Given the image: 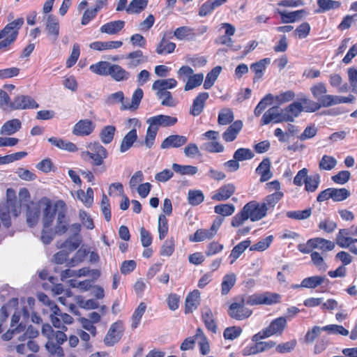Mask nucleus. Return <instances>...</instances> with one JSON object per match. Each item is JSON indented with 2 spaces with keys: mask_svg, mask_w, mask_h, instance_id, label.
Here are the masks:
<instances>
[{
  "mask_svg": "<svg viewBox=\"0 0 357 357\" xmlns=\"http://www.w3.org/2000/svg\"><path fill=\"white\" fill-rule=\"evenodd\" d=\"M204 199L203 192L199 190H190L188 193V203L192 206H197Z\"/></svg>",
  "mask_w": 357,
  "mask_h": 357,
  "instance_id": "55",
  "label": "nucleus"
},
{
  "mask_svg": "<svg viewBox=\"0 0 357 357\" xmlns=\"http://www.w3.org/2000/svg\"><path fill=\"white\" fill-rule=\"evenodd\" d=\"M177 122L176 117L160 114L149 118L146 123L149 125L147 128L146 137L142 145H145L146 148L151 149L155 142L158 127H169L174 126Z\"/></svg>",
  "mask_w": 357,
  "mask_h": 357,
  "instance_id": "1",
  "label": "nucleus"
},
{
  "mask_svg": "<svg viewBox=\"0 0 357 357\" xmlns=\"http://www.w3.org/2000/svg\"><path fill=\"white\" fill-rule=\"evenodd\" d=\"M112 63L108 61H99L90 66L89 69L93 73L107 76L109 74V69Z\"/></svg>",
  "mask_w": 357,
  "mask_h": 357,
  "instance_id": "40",
  "label": "nucleus"
},
{
  "mask_svg": "<svg viewBox=\"0 0 357 357\" xmlns=\"http://www.w3.org/2000/svg\"><path fill=\"white\" fill-rule=\"evenodd\" d=\"M236 281V276L234 273L227 274L224 276L221 284V293L227 295L230 289L234 286Z\"/></svg>",
  "mask_w": 357,
  "mask_h": 357,
  "instance_id": "41",
  "label": "nucleus"
},
{
  "mask_svg": "<svg viewBox=\"0 0 357 357\" xmlns=\"http://www.w3.org/2000/svg\"><path fill=\"white\" fill-rule=\"evenodd\" d=\"M123 331L121 322H115L112 324L104 339L105 344L107 346H113L121 339Z\"/></svg>",
  "mask_w": 357,
  "mask_h": 357,
  "instance_id": "9",
  "label": "nucleus"
},
{
  "mask_svg": "<svg viewBox=\"0 0 357 357\" xmlns=\"http://www.w3.org/2000/svg\"><path fill=\"white\" fill-rule=\"evenodd\" d=\"M44 202L40 203L31 202L27 206L26 222L29 227H33L38 221L41 206H43Z\"/></svg>",
  "mask_w": 357,
  "mask_h": 357,
  "instance_id": "12",
  "label": "nucleus"
},
{
  "mask_svg": "<svg viewBox=\"0 0 357 357\" xmlns=\"http://www.w3.org/2000/svg\"><path fill=\"white\" fill-rule=\"evenodd\" d=\"M202 318L207 329L213 333H216L217 326L213 318V312L209 307H205L203 309Z\"/></svg>",
  "mask_w": 357,
  "mask_h": 357,
  "instance_id": "33",
  "label": "nucleus"
},
{
  "mask_svg": "<svg viewBox=\"0 0 357 357\" xmlns=\"http://www.w3.org/2000/svg\"><path fill=\"white\" fill-rule=\"evenodd\" d=\"M310 91L315 99L321 102L324 107H328L329 105H324L325 98L332 95H326L327 89L325 84L322 82L317 83L310 88Z\"/></svg>",
  "mask_w": 357,
  "mask_h": 357,
  "instance_id": "25",
  "label": "nucleus"
},
{
  "mask_svg": "<svg viewBox=\"0 0 357 357\" xmlns=\"http://www.w3.org/2000/svg\"><path fill=\"white\" fill-rule=\"evenodd\" d=\"M108 75L116 82L126 81L130 77L129 72L126 71L121 66L113 63L111 65Z\"/></svg>",
  "mask_w": 357,
  "mask_h": 357,
  "instance_id": "24",
  "label": "nucleus"
},
{
  "mask_svg": "<svg viewBox=\"0 0 357 357\" xmlns=\"http://www.w3.org/2000/svg\"><path fill=\"white\" fill-rule=\"evenodd\" d=\"M354 100L355 97L354 96H349V97L332 96L325 98L324 105H329L330 107L340 103L350 102Z\"/></svg>",
  "mask_w": 357,
  "mask_h": 357,
  "instance_id": "53",
  "label": "nucleus"
},
{
  "mask_svg": "<svg viewBox=\"0 0 357 357\" xmlns=\"http://www.w3.org/2000/svg\"><path fill=\"white\" fill-rule=\"evenodd\" d=\"M50 319L53 326L61 330H67V327L61 323V319L63 312H62L58 305L55 304L50 309Z\"/></svg>",
  "mask_w": 357,
  "mask_h": 357,
  "instance_id": "29",
  "label": "nucleus"
},
{
  "mask_svg": "<svg viewBox=\"0 0 357 357\" xmlns=\"http://www.w3.org/2000/svg\"><path fill=\"white\" fill-rule=\"evenodd\" d=\"M324 331H327L329 334L341 335L347 336L349 334L348 330L344 328L342 326L337 324L327 325L323 327Z\"/></svg>",
  "mask_w": 357,
  "mask_h": 357,
  "instance_id": "63",
  "label": "nucleus"
},
{
  "mask_svg": "<svg viewBox=\"0 0 357 357\" xmlns=\"http://www.w3.org/2000/svg\"><path fill=\"white\" fill-rule=\"evenodd\" d=\"M312 213L310 208H306L303 211H290L287 212V216L289 218L295 220H305L308 218Z\"/></svg>",
  "mask_w": 357,
  "mask_h": 357,
  "instance_id": "62",
  "label": "nucleus"
},
{
  "mask_svg": "<svg viewBox=\"0 0 357 357\" xmlns=\"http://www.w3.org/2000/svg\"><path fill=\"white\" fill-rule=\"evenodd\" d=\"M277 13L281 16L282 22L286 24L293 23L301 19L303 16V14L306 13V12L304 10H299L287 13L286 11H282L279 9L277 10Z\"/></svg>",
  "mask_w": 357,
  "mask_h": 357,
  "instance_id": "31",
  "label": "nucleus"
},
{
  "mask_svg": "<svg viewBox=\"0 0 357 357\" xmlns=\"http://www.w3.org/2000/svg\"><path fill=\"white\" fill-rule=\"evenodd\" d=\"M148 0H132L126 8L128 13H139L143 11L148 5Z\"/></svg>",
  "mask_w": 357,
  "mask_h": 357,
  "instance_id": "44",
  "label": "nucleus"
},
{
  "mask_svg": "<svg viewBox=\"0 0 357 357\" xmlns=\"http://www.w3.org/2000/svg\"><path fill=\"white\" fill-rule=\"evenodd\" d=\"M48 142L57 148L69 152H75L78 149L74 143L61 138L52 137L48 139Z\"/></svg>",
  "mask_w": 357,
  "mask_h": 357,
  "instance_id": "32",
  "label": "nucleus"
},
{
  "mask_svg": "<svg viewBox=\"0 0 357 357\" xmlns=\"http://www.w3.org/2000/svg\"><path fill=\"white\" fill-rule=\"evenodd\" d=\"M271 63L269 58L261 59L258 62L253 63L250 66V69L255 73L254 82L260 79L263 75V72L265 70L266 66Z\"/></svg>",
  "mask_w": 357,
  "mask_h": 357,
  "instance_id": "38",
  "label": "nucleus"
},
{
  "mask_svg": "<svg viewBox=\"0 0 357 357\" xmlns=\"http://www.w3.org/2000/svg\"><path fill=\"white\" fill-rule=\"evenodd\" d=\"M243 208L248 214V219L252 222L258 221L264 218L268 211V207L265 204H259L256 201L247 203Z\"/></svg>",
  "mask_w": 357,
  "mask_h": 357,
  "instance_id": "6",
  "label": "nucleus"
},
{
  "mask_svg": "<svg viewBox=\"0 0 357 357\" xmlns=\"http://www.w3.org/2000/svg\"><path fill=\"white\" fill-rule=\"evenodd\" d=\"M116 132V128L114 126H105L100 132V138L102 143L107 144L112 142Z\"/></svg>",
  "mask_w": 357,
  "mask_h": 357,
  "instance_id": "47",
  "label": "nucleus"
},
{
  "mask_svg": "<svg viewBox=\"0 0 357 357\" xmlns=\"http://www.w3.org/2000/svg\"><path fill=\"white\" fill-rule=\"evenodd\" d=\"M23 24L24 19L20 17L8 23L0 31V40H1L0 42L5 48L8 47L15 41L18 36L19 29Z\"/></svg>",
  "mask_w": 357,
  "mask_h": 357,
  "instance_id": "2",
  "label": "nucleus"
},
{
  "mask_svg": "<svg viewBox=\"0 0 357 357\" xmlns=\"http://www.w3.org/2000/svg\"><path fill=\"white\" fill-rule=\"evenodd\" d=\"M273 240V236L270 235L265 238L261 239L257 243L252 245L250 247V250L251 251H259L262 252L266 250L271 244Z\"/></svg>",
  "mask_w": 357,
  "mask_h": 357,
  "instance_id": "58",
  "label": "nucleus"
},
{
  "mask_svg": "<svg viewBox=\"0 0 357 357\" xmlns=\"http://www.w3.org/2000/svg\"><path fill=\"white\" fill-rule=\"evenodd\" d=\"M235 211V206L232 204H224L217 205L214 208V211L217 214H220L222 216H229L234 213Z\"/></svg>",
  "mask_w": 357,
  "mask_h": 357,
  "instance_id": "64",
  "label": "nucleus"
},
{
  "mask_svg": "<svg viewBox=\"0 0 357 357\" xmlns=\"http://www.w3.org/2000/svg\"><path fill=\"white\" fill-rule=\"evenodd\" d=\"M172 169L181 175H190L192 176L197 173L198 169L195 166L192 165H181L176 163H173Z\"/></svg>",
  "mask_w": 357,
  "mask_h": 357,
  "instance_id": "45",
  "label": "nucleus"
},
{
  "mask_svg": "<svg viewBox=\"0 0 357 357\" xmlns=\"http://www.w3.org/2000/svg\"><path fill=\"white\" fill-rule=\"evenodd\" d=\"M87 148L90 151H83L82 157L84 160H86L87 156L89 157L92 160L91 164L93 166L102 165L104 160L108 156L107 149L98 142L90 143Z\"/></svg>",
  "mask_w": 357,
  "mask_h": 357,
  "instance_id": "3",
  "label": "nucleus"
},
{
  "mask_svg": "<svg viewBox=\"0 0 357 357\" xmlns=\"http://www.w3.org/2000/svg\"><path fill=\"white\" fill-rule=\"evenodd\" d=\"M325 280L324 277L321 276H311L303 279L301 283V287L314 289L321 284Z\"/></svg>",
  "mask_w": 357,
  "mask_h": 357,
  "instance_id": "50",
  "label": "nucleus"
},
{
  "mask_svg": "<svg viewBox=\"0 0 357 357\" xmlns=\"http://www.w3.org/2000/svg\"><path fill=\"white\" fill-rule=\"evenodd\" d=\"M38 104L31 96L27 95H17L9 105L10 110H20L36 109Z\"/></svg>",
  "mask_w": 357,
  "mask_h": 357,
  "instance_id": "7",
  "label": "nucleus"
},
{
  "mask_svg": "<svg viewBox=\"0 0 357 357\" xmlns=\"http://www.w3.org/2000/svg\"><path fill=\"white\" fill-rule=\"evenodd\" d=\"M177 82L174 78L158 79L153 82L152 89L155 91H156V89H164L167 91V89L174 88Z\"/></svg>",
  "mask_w": 357,
  "mask_h": 357,
  "instance_id": "46",
  "label": "nucleus"
},
{
  "mask_svg": "<svg viewBox=\"0 0 357 357\" xmlns=\"http://www.w3.org/2000/svg\"><path fill=\"white\" fill-rule=\"evenodd\" d=\"M188 142V137L179 135H171L166 137L162 142L160 148L167 149L170 148H179L185 145Z\"/></svg>",
  "mask_w": 357,
  "mask_h": 357,
  "instance_id": "15",
  "label": "nucleus"
},
{
  "mask_svg": "<svg viewBox=\"0 0 357 357\" xmlns=\"http://www.w3.org/2000/svg\"><path fill=\"white\" fill-rule=\"evenodd\" d=\"M200 301V293L198 290H194L188 294L185 298V313L192 312L197 308Z\"/></svg>",
  "mask_w": 357,
  "mask_h": 357,
  "instance_id": "30",
  "label": "nucleus"
},
{
  "mask_svg": "<svg viewBox=\"0 0 357 357\" xmlns=\"http://www.w3.org/2000/svg\"><path fill=\"white\" fill-rule=\"evenodd\" d=\"M43 208V227L49 228L51 227L52 223L55 218V215H57L58 210H56V207L53 208L52 204L49 200L44 201Z\"/></svg>",
  "mask_w": 357,
  "mask_h": 357,
  "instance_id": "17",
  "label": "nucleus"
},
{
  "mask_svg": "<svg viewBox=\"0 0 357 357\" xmlns=\"http://www.w3.org/2000/svg\"><path fill=\"white\" fill-rule=\"evenodd\" d=\"M208 97L209 94L207 92L199 93L193 100L189 114L193 116H199L204 111Z\"/></svg>",
  "mask_w": 357,
  "mask_h": 357,
  "instance_id": "13",
  "label": "nucleus"
},
{
  "mask_svg": "<svg viewBox=\"0 0 357 357\" xmlns=\"http://www.w3.org/2000/svg\"><path fill=\"white\" fill-rule=\"evenodd\" d=\"M308 245L314 249H319L323 252L331 251L335 248V243L323 238H313L308 240Z\"/></svg>",
  "mask_w": 357,
  "mask_h": 357,
  "instance_id": "22",
  "label": "nucleus"
},
{
  "mask_svg": "<svg viewBox=\"0 0 357 357\" xmlns=\"http://www.w3.org/2000/svg\"><path fill=\"white\" fill-rule=\"evenodd\" d=\"M204 79V75L203 73H197V74H193L189 79H188L184 90L185 91L192 90L197 86H199L202 84Z\"/></svg>",
  "mask_w": 357,
  "mask_h": 357,
  "instance_id": "54",
  "label": "nucleus"
},
{
  "mask_svg": "<svg viewBox=\"0 0 357 357\" xmlns=\"http://www.w3.org/2000/svg\"><path fill=\"white\" fill-rule=\"evenodd\" d=\"M146 309V305L144 303H140L135 309L131 318V328L135 329L139 326L141 319Z\"/></svg>",
  "mask_w": 357,
  "mask_h": 357,
  "instance_id": "42",
  "label": "nucleus"
},
{
  "mask_svg": "<svg viewBox=\"0 0 357 357\" xmlns=\"http://www.w3.org/2000/svg\"><path fill=\"white\" fill-rule=\"evenodd\" d=\"M96 128L95 123L89 119H82L76 123L72 132L75 136H88Z\"/></svg>",
  "mask_w": 357,
  "mask_h": 357,
  "instance_id": "10",
  "label": "nucleus"
},
{
  "mask_svg": "<svg viewBox=\"0 0 357 357\" xmlns=\"http://www.w3.org/2000/svg\"><path fill=\"white\" fill-rule=\"evenodd\" d=\"M175 48L176 44L168 40L166 38V35H164L160 43L158 44L155 52L158 54H167L172 53Z\"/></svg>",
  "mask_w": 357,
  "mask_h": 357,
  "instance_id": "36",
  "label": "nucleus"
},
{
  "mask_svg": "<svg viewBox=\"0 0 357 357\" xmlns=\"http://www.w3.org/2000/svg\"><path fill=\"white\" fill-rule=\"evenodd\" d=\"M168 221L164 214H160L158 217V233L159 238L162 240L168 233Z\"/></svg>",
  "mask_w": 357,
  "mask_h": 357,
  "instance_id": "61",
  "label": "nucleus"
},
{
  "mask_svg": "<svg viewBox=\"0 0 357 357\" xmlns=\"http://www.w3.org/2000/svg\"><path fill=\"white\" fill-rule=\"evenodd\" d=\"M257 174L261 176L260 181L265 182L273 176L271 171V161L268 158H264L256 169Z\"/></svg>",
  "mask_w": 357,
  "mask_h": 357,
  "instance_id": "23",
  "label": "nucleus"
},
{
  "mask_svg": "<svg viewBox=\"0 0 357 357\" xmlns=\"http://www.w3.org/2000/svg\"><path fill=\"white\" fill-rule=\"evenodd\" d=\"M255 154L250 149L246 148H240L234 152L233 158L239 162L250 160L253 158Z\"/></svg>",
  "mask_w": 357,
  "mask_h": 357,
  "instance_id": "56",
  "label": "nucleus"
},
{
  "mask_svg": "<svg viewBox=\"0 0 357 357\" xmlns=\"http://www.w3.org/2000/svg\"><path fill=\"white\" fill-rule=\"evenodd\" d=\"M243 128V123L240 120L234 121L222 133V139L227 142L234 141Z\"/></svg>",
  "mask_w": 357,
  "mask_h": 357,
  "instance_id": "21",
  "label": "nucleus"
},
{
  "mask_svg": "<svg viewBox=\"0 0 357 357\" xmlns=\"http://www.w3.org/2000/svg\"><path fill=\"white\" fill-rule=\"evenodd\" d=\"M305 189L307 192H314L319 187L320 183V175L319 174H314L308 176L306 180L304 181Z\"/></svg>",
  "mask_w": 357,
  "mask_h": 357,
  "instance_id": "48",
  "label": "nucleus"
},
{
  "mask_svg": "<svg viewBox=\"0 0 357 357\" xmlns=\"http://www.w3.org/2000/svg\"><path fill=\"white\" fill-rule=\"evenodd\" d=\"M274 96L271 93L266 95L258 103L255 109V115L259 116L265 110V109L273 103Z\"/></svg>",
  "mask_w": 357,
  "mask_h": 357,
  "instance_id": "52",
  "label": "nucleus"
},
{
  "mask_svg": "<svg viewBox=\"0 0 357 357\" xmlns=\"http://www.w3.org/2000/svg\"><path fill=\"white\" fill-rule=\"evenodd\" d=\"M252 310L245 307L244 300L241 303H233L230 305L228 314L234 319L243 320L248 318L252 314Z\"/></svg>",
  "mask_w": 357,
  "mask_h": 357,
  "instance_id": "8",
  "label": "nucleus"
},
{
  "mask_svg": "<svg viewBox=\"0 0 357 357\" xmlns=\"http://www.w3.org/2000/svg\"><path fill=\"white\" fill-rule=\"evenodd\" d=\"M221 70L222 68L220 66H216L206 75V79L204 83V88L205 89H209L212 87Z\"/></svg>",
  "mask_w": 357,
  "mask_h": 357,
  "instance_id": "49",
  "label": "nucleus"
},
{
  "mask_svg": "<svg viewBox=\"0 0 357 357\" xmlns=\"http://www.w3.org/2000/svg\"><path fill=\"white\" fill-rule=\"evenodd\" d=\"M137 139V130L133 128L130 130L123 138L120 146V151L121 153H125L126 151H128L132 146Z\"/></svg>",
  "mask_w": 357,
  "mask_h": 357,
  "instance_id": "35",
  "label": "nucleus"
},
{
  "mask_svg": "<svg viewBox=\"0 0 357 357\" xmlns=\"http://www.w3.org/2000/svg\"><path fill=\"white\" fill-rule=\"evenodd\" d=\"M7 204L11 209L12 214L17 217L21 212V203L15 199V192L12 188H8L6 190Z\"/></svg>",
  "mask_w": 357,
  "mask_h": 357,
  "instance_id": "28",
  "label": "nucleus"
},
{
  "mask_svg": "<svg viewBox=\"0 0 357 357\" xmlns=\"http://www.w3.org/2000/svg\"><path fill=\"white\" fill-rule=\"evenodd\" d=\"M301 102L304 105V107H303V111H305L306 112H314L323 107L322 104L319 101L314 102L306 98H301Z\"/></svg>",
  "mask_w": 357,
  "mask_h": 357,
  "instance_id": "60",
  "label": "nucleus"
},
{
  "mask_svg": "<svg viewBox=\"0 0 357 357\" xmlns=\"http://www.w3.org/2000/svg\"><path fill=\"white\" fill-rule=\"evenodd\" d=\"M282 109L285 122H293L294 121V119L298 117L303 111V107L301 102H294Z\"/></svg>",
  "mask_w": 357,
  "mask_h": 357,
  "instance_id": "16",
  "label": "nucleus"
},
{
  "mask_svg": "<svg viewBox=\"0 0 357 357\" xmlns=\"http://www.w3.org/2000/svg\"><path fill=\"white\" fill-rule=\"evenodd\" d=\"M144 92L142 89L137 88L132 96L130 104H122L121 109L135 110L138 108L142 99L143 98Z\"/></svg>",
  "mask_w": 357,
  "mask_h": 357,
  "instance_id": "39",
  "label": "nucleus"
},
{
  "mask_svg": "<svg viewBox=\"0 0 357 357\" xmlns=\"http://www.w3.org/2000/svg\"><path fill=\"white\" fill-rule=\"evenodd\" d=\"M273 121L275 123L285 122L283 117V112L282 109L275 106L268 109L263 115L261 119V125H267L270 122Z\"/></svg>",
  "mask_w": 357,
  "mask_h": 357,
  "instance_id": "11",
  "label": "nucleus"
},
{
  "mask_svg": "<svg viewBox=\"0 0 357 357\" xmlns=\"http://www.w3.org/2000/svg\"><path fill=\"white\" fill-rule=\"evenodd\" d=\"M353 234L350 229H340L336 236V243L341 248H348L357 241L351 237Z\"/></svg>",
  "mask_w": 357,
  "mask_h": 357,
  "instance_id": "19",
  "label": "nucleus"
},
{
  "mask_svg": "<svg viewBox=\"0 0 357 357\" xmlns=\"http://www.w3.org/2000/svg\"><path fill=\"white\" fill-rule=\"evenodd\" d=\"M234 119L233 112L230 109H223L218 114V122L220 125H227L231 123Z\"/></svg>",
  "mask_w": 357,
  "mask_h": 357,
  "instance_id": "57",
  "label": "nucleus"
},
{
  "mask_svg": "<svg viewBox=\"0 0 357 357\" xmlns=\"http://www.w3.org/2000/svg\"><path fill=\"white\" fill-rule=\"evenodd\" d=\"M337 160L331 155H324L319 163V168L321 170L330 171L337 165Z\"/></svg>",
  "mask_w": 357,
  "mask_h": 357,
  "instance_id": "51",
  "label": "nucleus"
},
{
  "mask_svg": "<svg viewBox=\"0 0 357 357\" xmlns=\"http://www.w3.org/2000/svg\"><path fill=\"white\" fill-rule=\"evenodd\" d=\"M280 300L281 296L280 294L266 291L263 294H255L250 296L246 301V303L250 305H271L280 303Z\"/></svg>",
  "mask_w": 357,
  "mask_h": 357,
  "instance_id": "4",
  "label": "nucleus"
},
{
  "mask_svg": "<svg viewBox=\"0 0 357 357\" xmlns=\"http://www.w3.org/2000/svg\"><path fill=\"white\" fill-rule=\"evenodd\" d=\"M236 188L231 183H228L220 188L211 197L215 201H225L228 199L234 192Z\"/></svg>",
  "mask_w": 357,
  "mask_h": 357,
  "instance_id": "20",
  "label": "nucleus"
},
{
  "mask_svg": "<svg viewBox=\"0 0 357 357\" xmlns=\"http://www.w3.org/2000/svg\"><path fill=\"white\" fill-rule=\"evenodd\" d=\"M56 210H58L56 215V225L55 233L61 235L65 234L68 230V221L66 218L67 207L66 203L59 200L55 203Z\"/></svg>",
  "mask_w": 357,
  "mask_h": 357,
  "instance_id": "5",
  "label": "nucleus"
},
{
  "mask_svg": "<svg viewBox=\"0 0 357 357\" xmlns=\"http://www.w3.org/2000/svg\"><path fill=\"white\" fill-rule=\"evenodd\" d=\"M215 234L209 229H199L196 231L194 236H190L189 240L192 242H200L212 238Z\"/></svg>",
  "mask_w": 357,
  "mask_h": 357,
  "instance_id": "43",
  "label": "nucleus"
},
{
  "mask_svg": "<svg viewBox=\"0 0 357 357\" xmlns=\"http://www.w3.org/2000/svg\"><path fill=\"white\" fill-rule=\"evenodd\" d=\"M45 30L50 40L55 42L59 36V24L58 20L53 15H49L47 16Z\"/></svg>",
  "mask_w": 357,
  "mask_h": 357,
  "instance_id": "18",
  "label": "nucleus"
},
{
  "mask_svg": "<svg viewBox=\"0 0 357 357\" xmlns=\"http://www.w3.org/2000/svg\"><path fill=\"white\" fill-rule=\"evenodd\" d=\"M287 327V319L284 317H280L273 319L269 326L265 328L266 335L269 337L273 335H281Z\"/></svg>",
  "mask_w": 357,
  "mask_h": 357,
  "instance_id": "14",
  "label": "nucleus"
},
{
  "mask_svg": "<svg viewBox=\"0 0 357 357\" xmlns=\"http://www.w3.org/2000/svg\"><path fill=\"white\" fill-rule=\"evenodd\" d=\"M22 128V123L17 119L7 121L1 128L0 134L3 135H12Z\"/></svg>",
  "mask_w": 357,
  "mask_h": 357,
  "instance_id": "27",
  "label": "nucleus"
},
{
  "mask_svg": "<svg viewBox=\"0 0 357 357\" xmlns=\"http://www.w3.org/2000/svg\"><path fill=\"white\" fill-rule=\"evenodd\" d=\"M123 43L120 40L116 41H96L91 43L89 47L95 50L102 51L105 50L118 49L121 47Z\"/></svg>",
  "mask_w": 357,
  "mask_h": 357,
  "instance_id": "34",
  "label": "nucleus"
},
{
  "mask_svg": "<svg viewBox=\"0 0 357 357\" xmlns=\"http://www.w3.org/2000/svg\"><path fill=\"white\" fill-rule=\"evenodd\" d=\"M331 199L335 202H341L350 196V192L346 188H331Z\"/></svg>",
  "mask_w": 357,
  "mask_h": 357,
  "instance_id": "59",
  "label": "nucleus"
},
{
  "mask_svg": "<svg viewBox=\"0 0 357 357\" xmlns=\"http://www.w3.org/2000/svg\"><path fill=\"white\" fill-rule=\"evenodd\" d=\"M124 26L125 22L123 20L112 21L101 26L100 31L109 35H114L121 31Z\"/></svg>",
  "mask_w": 357,
  "mask_h": 357,
  "instance_id": "26",
  "label": "nucleus"
},
{
  "mask_svg": "<svg viewBox=\"0 0 357 357\" xmlns=\"http://www.w3.org/2000/svg\"><path fill=\"white\" fill-rule=\"evenodd\" d=\"M250 244L251 241L247 239L240 242L234 246L229 255V258L231 259L230 264H234V261L245 252V250L250 247Z\"/></svg>",
  "mask_w": 357,
  "mask_h": 357,
  "instance_id": "37",
  "label": "nucleus"
}]
</instances>
